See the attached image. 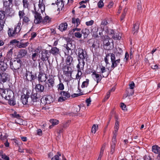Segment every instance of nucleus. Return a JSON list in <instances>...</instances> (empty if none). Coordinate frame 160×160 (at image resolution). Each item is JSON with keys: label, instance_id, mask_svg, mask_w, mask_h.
I'll list each match as a JSON object with an SVG mask.
<instances>
[{"label": "nucleus", "instance_id": "1", "mask_svg": "<svg viewBox=\"0 0 160 160\" xmlns=\"http://www.w3.org/2000/svg\"><path fill=\"white\" fill-rule=\"evenodd\" d=\"M45 5L43 0H39L38 5H34V11L32 12L34 14V22L36 24H38L42 21L41 13L44 11Z\"/></svg>", "mask_w": 160, "mask_h": 160}, {"label": "nucleus", "instance_id": "2", "mask_svg": "<svg viewBox=\"0 0 160 160\" xmlns=\"http://www.w3.org/2000/svg\"><path fill=\"white\" fill-rule=\"evenodd\" d=\"M76 54L78 56L79 63L77 67L78 68H83L85 64L84 60L87 59V55L85 51L81 48H79L76 51Z\"/></svg>", "mask_w": 160, "mask_h": 160}, {"label": "nucleus", "instance_id": "3", "mask_svg": "<svg viewBox=\"0 0 160 160\" xmlns=\"http://www.w3.org/2000/svg\"><path fill=\"white\" fill-rule=\"evenodd\" d=\"M110 59L111 60L112 62L111 67L110 68L112 70L120 63V59L116 60L115 55L113 53L107 54L104 58V61L106 64V67H107V64L109 63L108 61Z\"/></svg>", "mask_w": 160, "mask_h": 160}, {"label": "nucleus", "instance_id": "4", "mask_svg": "<svg viewBox=\"0 0 160 160\" xmlns=\"http://www.w3.org/2000/svg\"><path fill=\"white\" fill-rule=\"evenodd\" d=\"M0 94L2 97L6 100H10L14 97L13 91L9 89L2 90L0 91Z\"/></svg>", "mask_w": 160, "mask_h": 160}, {"label": "nucleus", "instance_id": "5", "mask_svg": "<svg viewBox=\"0 0 160 160\" xmlns=\"http://www.w3.org/2000/svg\"><path fill=\"white\" fill-rule=\"evenodd\" d=\"M21 23L18 22L17 26L15 27L14 29L9 28L8 32L9 36L11 37H17L21 30Z\"/></svg>", "mask_w": 160, "mask_h": 160}, {"label": "nucleus", "instance_id": "6", "mask_svg": "<svg viewBox=\"0 0 160 160\" xmlns=\"http://www.w3.org/2000/svg\"><path fill=\"white\" fill-rule=\"evenodd\" d=\"M54 77L52 76H49L44 85L45 90L47 91L51 90L54 86Z\"/></svg>", "mask_w": 160, "mask_h": 160}, {"label": "nucleus", "instance_id": "7", "mask_svg": "<svg viewBox=\"0 0 160 160\" xmlns=\"http://www.w3.org/2000/svg\"><path fill=\"white\" fill-rule=\"evenodd\" d=\"M100 70L99 72L104 78L107 77L112 71V69H110V68H108L107 67V68H105L103 66H100Z\"/></svg>", "mask_w": 160, "mask_h": 160}, {"label": "nucleus", "instance_id": "8", "mask_svg": "<svg viewBox=\"0 0 160 160\" xmlns=\"http://www.w3.org/2000/svg\"><path fill=\"white\" fill-rule=\"evenodd\" d=\"M22 61L19 59L14 60L13 62H10V68L13 71L19 69L21 66Z\"/></svg>", "mask_w": 160, "mask_h": 160}, {"label": "nucleus", "instance_id": "9", "mask_svg": "<svg viewBox=\"0 0 160 160\" xmlns=\"http://www.w3.org/2000/svg\"><path fill=\"white\" fill-rule=\"evenodd\" d=\"M60 96L58 99V102H62L70 97V94L68 92L62 91L60 92Z\"/></svg>", "mask_w": 160, "mask_h": 160}, {"label": "nucleus", "instance_id": "10", "mask_svg": "<svg viewBox=\"0 0 160 160\" xmlns=\"http://www.w3.org/2000/svg\"><path fill=\"white\" fill-rule=\"evenodd\" d=\"M37 93H32L31 98L29 99L28 104L34 105L39 101Z\"/></svg>", "mask_w": 160, "mask_h": 160}, {"label": "nucleus", "instance_id": "11", "mask_svg": "<svg viewBox=\"0 0 160 160\" xmlns=\"http://www.w3.org/2000/svg\"><path fill=\"white\" fill-rule=\"evenodd\" d=\"M0 82L3 83L9 81L10 79L9 75L6 72H3L1 73L0 76Z\"/></svg>", "mask_w": 160, "mask_h": 160}, {"label": "nucleus", "instance_id": "12", "mask_svg": "<svg viewBox=\"0 0 160 160\" xmlns=\"http://www.w3.org/2000/svg\"><path fill=\"white\" fill-rule=\"evenodd\" d=\"M25 77L26 79L28 81H30L34 80L36 78L35 74L29 71H26Z\"/></svg>", "mask_w": 160, "mask_h": 160}, {"label": "nucleus", "instance_id": "13", "mask_svg": "<svg viewBox=\"0 0 160 160\" xmlns=\"http://www.w3.org/2000/svg\"><path fill=\"white\" fill-rule=\"evenodd\" d=\"M30 93L29 92H27L26 94L22 95L21 97V101L23 104H28V98H29Z\"/></svg>", "mask_w": 160, "mask_h": 160}, {"label": "nucleus", "instance_id": "14", "mask_svg": "<svg viewBox=\"0 0 160 160\" xmlns=\"http://www.w3.org/2000/svg\"><path fill=\"white\" fill-rule=\"evenodd\" d=\"M48 78L46 74L43 73H39L38 79L39 82L42 83L46 82Z\"/></svg>", "mask_w": 160, "mask_h": 160}, {"label": "nucleus", "instance_id": "15", "mask_svg": "<svg viewBox=\"0 0 160 160\" xmlns=\"http://www.w3.org/2000/svg\"><path fill=\"white\" fill-rule=\"evenodd\" d=\"M91 75L95 80L96 81L97 83L99 82L102 79V75L97 73L96 71L92 72Z\"/></svg>", "mask_w": 160, "mask_h": 160}, {"label": "nucleus", "instance_id": "16", "mask_svg": "<svg viewBox=\"0 0 160 160\" xmlns=\"http://www.w3.org/2000/svg\"><path fill=\"white\" fill-rule=\"evenodd\" d=\"M63 71L65 74L67 76H71V68L68 66H65L63 68Z\"/></svg>", "mask_w": 160, "mask_h": 160}, {"label": "nucleus", "instance_id": "17", "mask_svg": "<svg viewBox=\"0 0 160 160\" xmlns=\"http://www.w3.org/2000/svg\"><path fill=\"white\" fill-rule=\"evenodd\" d=\"M48 54V51L46 50L42 51L41 54H42L41 59L42 61H46L48 60V57L47 56Z\"/></svg>", "mask_w": 160, "mask_h": 160}, {"label": "nucleus", "instance_id": "18", "mask_svg": "<svg viewBox=\"0 0 160 160\" xmlns=\"http://www.w3.org/2000/svg\"><path fill=\"white\" fill-rule=\"evenodd\" d=\"M68 27V24L66 22L62 23L59 26L58 29L61 32L66 30Z\"/></svg>", "mask_w": 160, "mask_h": 160}, {"label": "nucleus", "instance_id": "19", "mask_svg": "<svg viewBox=\"0 0 160 160\" xmlns=\"http://www.w3.org/2000/svg\"><path fill=\"white\" fill-rule=\"evenodd\" d=\"M115 123L114 126V132L115 133H116L119 129V121L118 120V116H115Z\"/></svg>", "mask_w": 160, "mask_h": 160}, {"label": "nucleus", "instance_id": "20", "mask_svg": "<svg viewBox=\"0 0 160 160\" xmlns=\"http://www.w3.org/2000/svg\"><path fill=\"white\" fill-rule=\"evenodd\" d=\"M56 4L58 8V9L59 10H62L64 6V4L63 0H57Z\"/></svg>", "mask_w": 160, "mask_h": 160}, {"label": "nucleus", "instance_id": "21", "mask_svg": "<svg viewBox=\"0 0 160 160\" xmlns=\"http://www.w3.org/2000/svg\"><path fill=\"white\" fill-rule=\"evenodd\" d=\"M50 52L54 55H56L60 53L59 49L56 47L52 48Z\"/></svg>", "mask_w": 160, "mask_h": 160}, {"label": "nucleus", "instance_id": "22", "mask_svg": "<svg viewBox=\"0 0 160 160\" xmlns=\"http://www.w3.org/2000/svg\"><path fill=\"white\" fill-rule=\"evenodd\" d=\"M45 88L44 86H43L40 84H37L35 87L36 89L38 91L41 92H43Z\"/></svg>", "mask_w": 160, "mask_h": 160}, {"label": "nucleus", "instance_id": "23", "mask_svg": "<svg viewBox=\"0 0 160 160\" xmlns=\"http://www.w3.org/2000/svg\"><path fill=\"white\" fill-rule=\"evenodd\" d=\"M0 68L1 71H5L7 68V64L3 62H0Z\"/></svg>", "mask_w": 160, "mask_h": 160}, {"label": "nucleus", "instance_id": "24", "mask_svg": "<svg viewBox=\"0 0 160 160\" xmlns=\"http://www.w3.org/2000/svg\"><path fill=\"white\" fill-rule=\"evenodd\" d=\"M27 53V50L22 49L18 52V56L19 58H22L26 56Z\"/></svg>", "mask_w": 160, "mask_h": 160}, {"label": "nucleus", "instance_id": "25", "mask_svg": "<svg viewBox=\"0 0 160 160\" xmlns=\"http://www.w3.org/2000/svg\"><path fill=\"white\" fill-rule=\"evenodd\" d=\"M98 31V28L97 27H95L92 28V33L93 37L95 38L98 37V33H97Z\"/></svg>", "mask_w": 160, "mask_h": 160}, {"label": "nucleus", "instance_id": "26", "mask_svg": "<svg viewBox=\"0 0 160 160\" xmlns=\"http://www.w3.org/2000/svg\"><path fill=\"white\" fill-rule=\"evenodd\" d=\"M139 28V25L138 23H135L133 25L132 29L133 34L136 35L138 32V30Z\"/></svg>", "mask_w": 160, "mask_h": 160}, {"label": "nucleus", "instance_id": "27", "mask_svg": "<svg viewBox=\"0 0 160 160\" xmlns=\"http://www.w3.org/2000/svg\"><path fill=\"white\" fill-rule=\"evenodd\" d=\"M152 151L155 153L158 154L160 152V148L157 145H154L152 147Z\"/></svg>", "mask_w": 160, "mask_h": 160}, {"label": "nucleus", "instance_id": "28", "mask_svg": "<svg viewBox=\"0 0 160 160\" xmlns=\"http://www.w3.org/2000/svg\"><path fill=\"white\" fill-rule=\"evenodd\" d=\"M29 44L28 42L25 43H23L22 42H18V44H17V46L19 48H25L28 46Z\"/></svg>", "mask_w": 160, "mask_h": 160}, {"label": "nucleus", "instance_id": "29", "mask_svg": "<svg viewBox=\"0 0 160 160\" xmlns=\"http://www.w3.org/2000/svg\"><path fill=\"white\" fill-rule=\"evenodd\" d=\"M73 62V58L71 56H68L67 57L66 62L68 65H71Z\"/></svg>", "mask_w": 160, "mask_h": 160}, {"label": "nucleus", "instance_id": "30", "mask_svg": "<svg viewBox=\"0 0 160 160\" xmlns=\"http://www.w3.org/2000/svg\"><path fill=\"white\" fill-rule=\"evenodd\" d=\"M2 2L4 6L7 7L12 4V0H2Z\"/></svg>", "mask_w": 160, "mask_h": 160}, {"label": "nucleus", "instance_id": "31", "mask_svg": "<svg viewBox=\"0 0 160 160\" xmlns=\"http://www.w3.org/2000/svg\"><path fill=\"white\" fill-rule=\"evenodd\" d=\"M50 122L52 124L49 126L51 128L53 126L58 124L59 123V121L55 119H53L50 120Z\"/></svg>", "mask_w": 160, "mask_h": 160}, {"label": "nucleus", "instance_id": "32", "mask_svg": "<svg viewBox=\"0 0 160 160\" xmlns=\"http://www.w3.org/2000/svg\"><path fill=\"white\" fill-rule=\"evenodd\" d=\"M44 100L46 104H50L52 102V98L51 96H48L45 98Z\"/></svg>", "mask_w": 160, "mask_h": 160}, {"label": "nucleus", "instance_id": "33", "mask_svg": "<svg viewBox=\"0 0 160 160\" xmlns=\"http://www.w3.org/2000/svg\"><path fill=\"white\" fill-rule=\"evenodd\" d=\"M51 20V18L48 16H47L45 17L43 20H42V22L44 24H46L49 22Z\"/></svg>", "mask_w": 160, "mask_h": 160}, {"label": "nucleus", "instance_id": "34", "mask_svg": "<svg viewBox=\"0 0 160 160\" xmlns=\"http://www.w3.org/2000/svg\"><path fill=\"white\" fill-rule=\"evenodd\" d=\"M80 20L78 18H77L76 19L73 18L72 20V23H76V27H78L80 24Z\"/></svg>", "mask_w": 160, "mask_h": 160}, {"label": "nucleus", "instance_id": "35", "mask_svg": "<svg viewBox=\"0 0 160 160\" xmlns=\"http://www.w3.org/2000/svg\"><path fill=\"white\" fill-rule=\"evenodd\" d=\"M110 41L112 42V45H113V42L112 40L110 39L108 40V39L104 40L103 41V44L104 45L108 46L110 44Z\"/></svg>", "mask_w": 160, "mask_h": 160}, {"label": "nucleus", "instance_id": "36", "mask_svg": "<svg viewBox=\"0 0 160 160\" xmlns=\"http://www.w3.org/2000/svg\"><path fill=\"white\" fill-rule=\"evenodd\" d=\"M57 87L58 90H62L64 89L63 84L60 81V83L57 85Z\"/></svg>", "mask_w": 160, "mask_h": 160}, {"label": "nucleus", "instance_id": "37", "mask_svg": "<svg viewBox=\"0 0 160 160\" xmlns=\"http://www.w3.org/2000/svg\"><path fill=\"white\" fill-rule=\"evenodd\" d=\"M5 13L4 12L0 11V20L5 21L4 18Z\"/></svg>", "mask_w": 160, "mask_h": 160}, {"label": "nucleus", "instance_id": "38", "mask_svg": "<svg viewBox=\"0 0 160 160\" xmlns=\"http://www.w3.org/2000/svg\"><path fill=\"white\" fill-rule=\"evenodd\" d=\"M22 3L23 8H28L29 6V3L27 0H22Z\"/></svg>", "mask_w": 160, "mask_h": 160}, {"label": "nucleus", "instance_id": "39", "mask_svg": "<svg viewBox=\"0 0 160 160\" xmlns=\"http://www.w3.org/2000/svg\"><path fill=\"white\" fill-rule=\"evenodd\" d=\"M98 129V125H96L95 124H94L92 127V133H95L97 130Z\"/></svg>", "mask_w": 160, "mask_h": 160}, {"label": "nucleus", "instance_id": "40", "mask_svg": "<svg viewBox=\"0 0 160 160\" xmlns=\"http://www.w3.org/2000/svg\"><path fill=\"white\" fill-rule=\"evenodd\" d=\"M18 15L20 19H21L24 17L25 15L24 11L23 10L20 11L18 12Z\"/></svg>", "mask_w": 160, "mask_h": 160}, {"label": "nucleus", "instance_id": "41", "mask_svg": "<svg viewBox=\"0 0 160 160\" xmlns=\"http://www.w3.org/2000/svg\"><path fill=\"white\" fill-rule=\"evenodd\" d=\"M38 54L37 52H35L32 54V58L34 61H35L37 60V57Z\"/></svg>", "mask_w": 160, "mask_h": 160}, {"label": "nucleus", "instance_id": "42", "mask_svg": "<svg viewBox=\"0 0 160 160\" xmlns=\"http://www.w3.org/2000/svg\"><path fill=\"white\" fill-rule=\"evenodd\" d=\"M107 29L105 30V31L106 33H107L108 34H114V31L113 30H111L110 29H108L107 27H106Z\"/></svg>", "mask_w": 160, "mask_h": 160}, {"label": "nucleus", "instance_id": "43", "mask_svg": "<svg viewBox=\"0 0 160 160\" xmlns=\"http://www.w3.org/2000/svg\"><path fill=\"white\" fill-rule=\"evenodd\" d=\"M108 24V22H107V20L106 18L102 20L101 25V26H105Z\"/></svg>", "mask_w": 160, "mask_h": 160}, {"label": "nucleus", "instance_id": "44", "mask_svg": "<svg viewBox=\"0 0 160 160\" xmlns=\"http://www.w3.org/2000/svg\"><path fill=\"white\" fill-rule=\"evenodd\" d=\"M9 101V103L10 105H14L16 104L15 101L13 97V98H11L10 100H7Z\"/></svg>", "mask_w": 160, "mask_h": 160}, {"label": "nucleus", "instance_id": "45", "mask_svg": "<svg viewBox=\"0 0 160 160\" xmlns=\"http://www.w3.org/2000/svg\"><path fill=\"white\" fill-rule=\"evenodd\" d=\"M88 83L89 80L87 79L86 81H84L83 82L81 86L82 88H83L87 87L88 84Z\"/></svg>", "mask_w": 160, "mask_h": 160}, {"label": "nucleus", "instance_id": "46", "mask_svg": "<svg viewBox=\"0 0 160 160\" xmlns=\"http://www.w3.org/2000/svg\"><path fill=\"white\" fill-rule=\"evenodd\" d=\"M22 21L25 23H28L30 21V19L28 17L25 16L22 18Z\"/></svg>", "mask_w": 160, "mask_h": 160}, {"label": "nucleus", "instance_id": "47", "mask_svg": "<svg viewBox=\"0 0 160 160\" xmlns=\"http://www.w3.org/2000/svg\"><path fill=\"white\" fill-rule=\"evenodd\" d=\"M58 155H55L52 158V160H59V156H61V154L59 152H58Z\"/></svg>", "mask_w": 160, "mask_h": 160}, {"label": "nucleus", "instance_id": "48", "mask_svg": "<svg viewBox=\"0 0 160 160\" xmlns=\"http://www.w3.org/2000/svg\"><path fill=\"white\" fill-rule=\"evenodd\" d=\"M19 41H17L16 39H14L11 41L10 43L12 45H15L17 46V44H18Z\"/></svg>", "mask_w": 160, "mask_h": 160}, {"label": "nucleus", "instance_id": "49", "mask_svg": "<svg viewBox=\"0 0 160 160\" xmlns=\"http://www.w3.org/2000/svg\"><path fill=\"white\" fill-rule=\"evenodd\" d=\"M112 37L114 39L116 40H120L121 38V37L119 36V34L118 33H117L116 34H114Z\"/></svg>", "mask_w": 160, "mask_h": 160}, {"label": "nucleus", "instance_id": "50", "mask_svg": "<svg viewBox=\"0 0 160 160\" xmlns=\"http://www.w3.org/2000/svg\"><path fill=\"white\" fill-rule=\"evenodd\" d=\"M82 75V72L80 70H78V73L76 75V78L77 79H80Z\"/></svg>", "mask_w": 160, "mask_h": 160}, {"label": "nucleus", "instance_id": "51", "mask_svg": "<svg viewBox=\"0 0 160 160\" xmlns=\"http://www.w3.org/2000/svg\"><path fill=\"white\" fill-rule=\"evenodd\" d=\"M5 21L0 20V31L2 30L5 23Z\"/></svg>", "mask_w": 160, "mask_h": 160}, {"label": "nucleus", "instance_id": "52", "mask_svg": "<svg viewBox=\"0 0 160 160\" xmlns=\"http://www.w3.org/2000/svg\"><path fill=\"white\" fill-rule=\"evenodd\" d=\"M1 158L5 160H9V158L5 154H2L1 155Z\"/></svg>", "mask_w": 160, "mask_h": 160}, {"label": "nucleus", "instance_id": "53", "mask_svg": "<svg viewBox=\"0 0 160 160\" xmlns=\"http://www.w3.org/2000/svg\"><path fill=\"white\" fill-rule=\"evenodd\" d=\"M74 35L75 37L78 38H81L82 35L79 32H75L74 33Z\"/></svg>", "mask_w": 160, "mask_h": 160}, {"label": "nucleus", "instance_id": "54", "mask_svg": "<svg viewBox=\"0 0 160 160\" xmlns=\"http://www.w3.org/2000/svg\"><path fill=\"white\" fill-rule=\"evenodd\" d=\"M127 11V9H126V8L124 9V12L123 13V14H122V15L121 17V20H123V19L124 18L125 16V15H126Z\"/></svg>", "mask_w": 160, "mask_h": 160}, {"label": "nucleus", "instance_id": "55", "mask_svg": "<svg viewBox=\"0 0 160 160\" xmlns=\"http://www.w3.org/2000/svg\"><path fill=\"white\" fill-rule=\"evenodd\" d=\"M98 7L99 8H102L104 5L103 3L101 0H100L98 3Z\"/></svg>", "mask_w": 160, "mask_h": 160}, {"label": "nucleus", "instance_id": "56", "mask_svg": "<svg viewBox=\"0 0 160 160\" xmlns=\"http://www.w3.org/2000/svg\"><path fill=\"white\" fill-rule=\"evenodd\" d=\"M13 50V49L12 48H11L10 49L8 52L7 55L9 57H10L13 53L12 50Z\"/></svg>", "mask_w": 160, "mask_h": 160}, {"label": "nucleus", "instance_id": "57", "mask_svg": "<svg viewBox=\"0 0 160 160\" xmlns=\"http://www.w3.org/2000/svg\"><path fill=\"white\" fill-rule=\"evenodd\" d=\"M121 107L122 108V110L124 111L127 110V109L126 108V106L125 105V104L123 103H122L121 104Z\"/></svg>", "mask_w": 160, "mask_h": 160}, {"label": "nucleus", "instance_id": "58", "mask_svg": "<svg viewBox=\"0 0 160 160\" xmlns=\"http://www.w3.org/2000/svg\"><path fill=\"white\" fill-rule=\"evenodd\" d=\"M12 116L13 117L19 118L20 117V115L17 114L16 112H14L12 114Z\"/></svg>", "mask_w": 160, "mask_h": 160}, {"label": "nucleus", "instance_id": "59", "mask_svg": "<svg viewBox=\"0 0 160 160\" xmlns=\"http://www.w3.org/2000/svg\"><path fill=\"white\" fill-rule=\"evenodd\" d=\"M94 22L93 20H91L87 22H86V24L87 26H90L92 25Z\"/></svg>", "mask_w": 160, "mask_h": 160}, {"label": "nucleus", "instance_id": "60", "mask_svg": "<svg viewBox=\"0 0 160 160\" xmlns=\"http://www.w3.org/2000/svg\"><path fill=\"white\" fill-rule=\"evenodd\" d=\"M104 149V147H102L101 149V151H100V154H99V156L101 157H102V154H103Z\"/></svg>", "mask_w": 160, "mask_h": 160}, {"label": "nucleus", "instance_id": "61", "mask_svg": "<svg viewBox=\"0 0 160 160\" xmlns=\"http://www.w3.org/2000/svg\"><path fill=\"white\" fill-rule=\"evenodd\" d=\"M67 46L68 48H69L70 50H71L72 49H73V46L70 43H68Z\"/></svg>", "mask_w": 160, "mask_h": 160}, {"label": "nucleus", "instance_id": "62", "mask_svg": "<svg viewBox=\"0 0 160 160\" xmlns=\"http://www.w3.org/2000/svg\"><path fill=\"white\" fill-rule=\"evenodd\" d=\"M37 134L39 136H41L42 134V131L41 129H38L37 131Z\"/></svg>", "mask_w": 160, "mask_h": 160}, {"label": "nucleus", "instance_id": "63", "mask_svg": "<svg viewBox=\"0 0 160 160\" xmlns=\"http://www.w3.org/2000/svg\"><path fill=\"white\" fill-rule=\"evenodd\" d=\"M91 101L90 98H88L86 100V102L87 104V106L89 105V104H91Z\"/></svg>", "mask_w": 160, "mask_h": 160}, {"label": "nucleus", "instance_id": "64", "mask_svg": "<svg viewBox=\"0 0 160 160\" xmlns=\"http://www.w3.org/2000/svg\"><path fill=\"white\" fill-rule=\"evenodd\" d=\"M144 160H151V158L149 156L145 155L144 157Z\"/></svg>", "mask_w": 160, "mask_h": 160}]
</instances>
